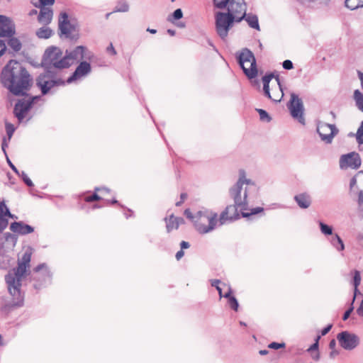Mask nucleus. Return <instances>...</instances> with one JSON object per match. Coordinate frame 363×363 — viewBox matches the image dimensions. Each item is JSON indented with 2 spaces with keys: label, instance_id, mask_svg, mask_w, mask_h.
<instances>
[{
  "label": "nucleus",
  "instance_id": "nucleus-52",
  "mask_svg": "<svg viewBox=\"0 0 363 363\" xmlns=\"http://www.w3.org/2000/svg\"><path fill=\"white\" fill-rule=\"evenodd\" d=\"M263 90H264V95L272 99V101H276V102H279L280 101V99H273L271 96V94H270V91H269V86H267V88L266 87H263Z\"/></svg>",
  "mask_w": 363,
  "mask_h": 363
},
{
  "label": "nucleus",
  "instance_id": "nucleus-58",
  "mask_svg": "<svg viewBox=\"0 0 363 363\" xmlns=\"http://www.w3.org/2000/svg\"><path fill=\"white\" fill-rule=\"evenodd\" d=\"M106 51L107 52L111 53L112 55H116V51L112 43H110L109 46L107 47Z\"/></svg>",
  "mask_w": 363,
  "mask_h": 363
},
{
  "label": "nucleus",
  "instance_id": "nucleus-51",
  "mask_svg": "<svg viewBox=\"0 0 363 363\" xmlns=\"http://www.w3.org/2000/svg\"><path fill=\"white\" fill-rule=\"evenodd\" d=\"M282 66L285 69L290 70L294 68L293 62L289 60H286L283 62Z\"/></svg>",
  "mask_w": 363,
  "mask_h": 363
},
{
  "label": "nucleus",
  "instance_id": "nucleus-34",
  "mask_svg": "<svg viewBox=\"0 0 363 363\" xmlns=\"http://www.w3.org/2000/svg\"><path fill=\"white\" fill-rule=\"evenodd\" d=\"M31 255V251L30 250H26L22 255L21 259L18 261V262L30 267Z\"/></svg>",
  "mask_w": 363,
  "mask_h": 363
},
{
  "label": "nucleus",
  "instance_id": "nucleus-16",
  "mask_svg": "<svg viewBox=\"0 0 363 363\" xmlns=\"http://www.w3.org/2000/svg\"><path fill=\"white\" fill-rule=\"evenodd\" d=\"M361 164V157L356 152L342 155L340 158V168L341 169H347V168L357 169L360 167Z\"/></svg>",
  "mask_w": 363,
  "mask_h": 363
},
{
  "label": "nucleus",
  "instance_id": "nucleus-47",
  "mask_svg": "<svg viewBox=\"0 0 363 363\" xmlns=\"http://www.w3.org/2000/svg\"><path fill=\"white\" fill-rule=\"evenodd\" d=\"M183 17V12L181 9H176L172 13V18L174 20H179Z\"/></svg>",
  "mask_w": 363,
  "mask_h": 363
},
{
  "label": "nucleus",
  "instance_id": "nucleus-63",
  "mask_svg": "<svg viewBox=\"0 0 363 363\" xmlns=\"http://www.w3.org/2000/svg\"><path fill=\"white\" fill-rule=\"evenodd\" d=\"M184 255V252L182 250H179L175 255L177 260H179Z\"/></svg>",
  "mask_w": 363,
  "mask_h": 363
},
{
  "label": "nucleus",
  "instance_id": "nucleus-30",
  "mask_svg": "<svg viewBox=\"0 0 363 363\" xmlns=\"http://www.w3.org/2000/svg\"><path fill=\"white\" fill-rule=\"evenodd\" d=\"M0 206L2 208V215H3V217L4 218H13V219H16L17 217L12 214L11 212H10V210L9 208L7 207V206L6 205L5 203V201H2L0 202Z\"/></svg>",
  "mask_w": 363,
  "mask_h": 363
},
{
  "label": "nucleus",
  "instance_id": "nucleus-28",
  "mask_svg": "<svg viewBox=\"0 0 363 363\" xmlns=\"http://www.w3.org/2000/svg\"><path fill=\"white\" fill-rule=\"evenodd\" d=\"M353 98L357 108L363 112V94L359 89H356L354 91Z\"/></svg>",
  "mask_w": 363,
  "mask_h": 363
},
{
  "label": "nucleus",
  "instance_id": "nucleus-41",
  "mask_svg": "<svg viewBox=\"0 0 363 363\" xmlns=\"http://www.w3.org/2000/svg\"><path fill=\"white\" fill-rule=\"evenodd\" d=\"M228 303L231 309H233L235 311H238L239 308V303L237 298L235 296L230 298V300L228 301Z\"/></svg>",
  "mask_w": 363,
  "mask_h": 363
},
{
  "label": "nucleus",
  "instance_id": "nucleus-29",
  "mask_svg": "<svg viewBox=\"0 0 363 363\" xmlns=\"http://www.w3.org/2000/svg\"><path fill=\"white\" fill-rule=\"evenodd\" d=\"M234 209L232 206H228L224 211L221 213L219 218L220 225H223L226 223L227 220H233V217H228V212L231 210Z\"/></svg>",
  "mask_w": 363,
  "mask_h": 363
},
{
  "label": "nucleus",
  "instance_id": "nucleus-32",
  "mask_svg": "<svg viewBox=\"0 0 363 363\" xmlns=\"http://www.w3.org/2000/svg\"><path fill=\"white\" fill-rule=\"evenodd\" d=\"M359 3L358 0H345V6L350 10H355L358 8H363V4H359Z\"/></svg>",
  "mask_w": 363,
  "mask_h": 363
},
{
  "label": "nucleus",
  "instance_id": "nucleus-42",
  "mask_svg": "<svg viewBox=\"0 0 363 363\" xmlns=\"http://www.w3.org/2000/svg\"><path fill=\"white\" fill-rule=\"evenodd\" d=\"M230 0H213L214 5L216 8L223 9L227 7Z\"/></svg>",
  "mask_w": 363,
  "mask_h": 363
},
{
  "label": "nucleus",
  "instance_id": "nucleus-46",
  "mask_svg": "<svg viewBox=\"0 0 363 363\" xmlns=\"http://www.w3.org/2000/svg\"><path fill=\"white\" fill-rule=\"evenodd\" d=\"M100 199H101V197L96 192H94L91 196H86L84 198V201L86 202H89V203L94 201H98Z\"/></svg>",
  "mask_w": 363,
  "mask_h": 363
},
{
  "label": "nucleus",
  "instance_id": "nucleus-21",
  "mask_svg": "<svg viewBox=\"0 0 363 363\" xmlns=\"http://www.w3.org/2000/svg\"><path fill=\"white\" fill-rule=\"evenodd\" d=\"M40 13L38 16V21L43 25H48L53 16V11L50 7H40Z\"/></svg>",
  "mask_w": 363,
  "mask_h": 363
},
{
  "label": "nucleus",
  "instance_id": "nucleus-15",
  "mask_svg": "<svg viewBox=\"0 0 363 363\" xmlns=\"http://www.w3.org/2000/svg\"><path fill=\"white\" fill-rule=\"evenodd\" d=\"M317 133L323 141L327 144H330L335 135L337 134L338 130L334 124L318 123Z\"/></svg>",
  "mask_w": 363,
  "mask_h": 363
},
{
  "label": "nucleus",
  "instance_id": "nucleus-26",
  "mask_svg": "<svg viewBox=\"0 0 363 363\" xmlns=\"http://www.w3.org/2000/svg\"><path fill=\"white\" fill-rule=\"evenodd\" d=\"M244 19L247 22L250 27L255 28L257 30H260L258 18L256 15L252 13H246Z\"/></svg>",
  "mask_w": 363,
  "mask_h": 363
},
{
  "label": "nucleus",
  "instance_id": "nucleus-38",
  "mask_svg": "<svg viewBox=\"0 0 363 363\" xmlns=\"http://www.w3.org/2000/svg\"><path fill=\"white\" fill-rule=\"evenodd\" d=\"M18 177H20L22 180L23 181V182L28 186H33V182L31 181V179L28 177V175L26 174V173L23 171L22 172H19V174H17Z\"/></svg>",
  "mask_w": 363,
  "mask_h": 363
},
{
  "label": "nucleus",
  "instance_id": "nucleus-24",
  "mask_svg": "<svg viewBox=\"0 0 363 363\" xmlns=\"http://www.w3.org/2000/svg\"><path fill=\"white\" fill-rule=\"evenodd\" d=\"M10 38L6 43V47H9L8 52L9 53L18 52L22 48V44L20 40L13 37H9Z\"/></svg>",
  "mask_w": 363,
  "mask_h": 363
},
{
  "label": "nucleus",
  "instance_id": "nucleus-27",
  "mask_svg": "<svg viewBox=\"0 0 363 363\" xmlns=\"http://www.w3.org/2000/svg\"><path fill=\"white\" fill-rule=\"evenodd\" d=\"M53 31L47 26H43L36 31V35L41 39H48L52 36Z\"/></svg>",
  "mask_w": 363,
  "mask_h": 363
},
{
  "label": "nucleus",
  "instance_id": "nucleus-64",
  "mask_svg": "<svg viewBox=\"0 0 363 363\" xmlns=\"http://www.w3.org/2000/svg\"><path fill=\"white\" fill-rule=\"evenodd\" d=\"M358 203L359 204L363 203V190H361L359 193Z\"/></svg>",
  "mask_w": 363,
  "mask_h": 363
},
{
  "label": "nucleus",
  "instance_id": "nucleus-33",
  "mask_svg": "<svg viewBox=\"0 0 363 363\" xmlns=\"http://www.w3.org/2000/svg\"><path fill=\"white\" fill-rule=\"evenodd\" d=\"M128 4L126 1H119L115 6L113 12H128Z\"/></svg>",
  "mask_w": 363,
  "mask_h": 363
},
{
  "label": "nucleus",
  "instance_id": "nucleus-43",
  "mask_svg": "<svg viewBox=\"0 0 363 363\" xmlns=\"http://www.w3.org/2000/svg\"><path fill=\"white\" fill-rule=\"evenodd\" d=\"M361 282V276L360 272L357 270H355L354 272V277H353V284L355 288H357L358 286L360 284Z\"/></svg>",
  "mask_w": 363,
  "mask_h": 363
},
{
  "label": "nucleus",
  "instance_id": "nucleus-5",
  "mask_svg": "<svg viewBox=\"0 0 363 363\" xmlns=\"http://www.w3.org/2000/svg\"><path fill=\"white\" fill-rule=\"evenodd\" d=\"M66 84V81L56 71L45 70L36 79V85L43 95L48 94L55 87L65 86Z\"/></svg>",
  "mask_w": 363,
  "mask_h": 363
},
{
  "label": "nucleus",
  "instance_id": "nucleus-3",
  "mask_svg": "<svg viewBox=\"0 0 363 363\" xmlns=\"http://www.w3.org/2000/svg\"><path fill=\"white\" fill-rule=\"evenodd\" d=\"M28 267L26 264L18 262L17 267L9 271L5 276L9 292L12 296L13 304L17 306H21L23 303L24 296L21 291V279Z\"/></svg>",
  "mask_w": 363,
  "mask_h": 363
},
{
  "label": "nucleus",
  "instance_id": "nucleus-11",
  "mask_svg": "<svg viewBox=\"0 0 363 363\" xmlns=\"http://www.w3.org/2000/svg\"><path fill=\"white\" fill-rule=\"evenodd\" d=\"M40 96H33L29 99H22L17 101L13 108V113L19 123H22L28 111L31 109L34 101L39 100Z\"/></svg>",
  "mask_w": 363,
  "mask_h": 363
},
{
  "label": "nucleus",
  "instance_id": "nucleus-31",
  "mask_svg": "<svg viewBox=\"0 0 363 363\" xmlns=\"http://www.w3.org/2000/svg\"><path fill=\"white\" fill-rule=\"evenodd\" d=\"M320 232L325 235H333V227L322 221H318Z\"/></svg>",
  "mask_w": 363,
  "mask_h": 363
},
{
  "label": "nucleus",
  "instance_id": "nucleus-13",
  "mask_svg": "<svg viewBox=\"0 0 363 363\" xmlns=\"http://www.w3.org/2000/svg\"><path fill=\"white\" fill-rule=\"evenodd\" d=\"M337 339L340 345L346 350H352L359 344V337L348 331H342L337 334Z\"/></svg>",
  "mask_w": 363,
  "mask_h": 363
},
{
  "label": "nucleus",
  "instance_id": "nucleus-4",
  "mask_svg": "<svg viewBox=\"0 0 363 363\" xmlns=\"http://www.w3.org/2000/svg\"><path fill=\"white\" fill-rule=\"evenodd\" d=\"M41 65L45 70L56 71L69 67V63L62 50L57 47H50L46 49Z\"/></svg>",
  "mask_w": 363,
  "mask_h": 363
},
{
  "label": "nucleus",
  "instance_id": "nucleus-1",
  "mask_svg": "<svg viewBox=\"0 0 363 363\" xmlns=\"http://www.w3.org/2000/svg\"><path fill=\"white\" fill-rule=\"evenodd\" d=\"M1 82L15 96H23L29 90L32 79L25 67L16 60H10L1 72Z\"/></svg>",
  "mask_w": 363,
  "mask_h": 363
},
{
  "label": "nucleus",
  "instance_id": "nucleus-14",
  "mask_svg": "<svg viewBox=\"0 0 363 363\" xmlns=\"http://www.w3.org/2000/svg\"><path fill=\"white\" fill-rule=\"evenodd\" d=\"M227 6L228 13L235 16L236 22L239 23L244 19L247 10L244 0H230Z\"/></svg>",
  "mask_w": 363,
  "mask_h": 363
},
{
  "label": "nucleus",
  "instance_id": "nucleus-48",
  "mask_svg": "<svg viewBox=\"0 0 363 363\" xmlns=\"http://www.w3.org/2000/svg\"><path fill=\"white\" fill-rule=\"evenodd\" d=\"M268 347H269V348H271V349L278 350V349L284 347L285 344L284 342L279 343V342H271Z\"/></svg>",
  "mask_w": 363,
  "mask_h": 363
},
{
  "label": "nucleus",
  "instance_id": "nucleus-8",
  "mask_svg": "<svg viewBox=\"0 0 363 363\" xmlns=\"http://www.w3.org/2000/svg\"><path fill=\"white\" fill-rule=\"evenodd\" d=\"M234 22H236V19L230 13L218 12L216 14V29L222 40L227 38L229 30Z\"/></svg>",
  "mask_w": 363,
  "mask_h": 363
},
{
  "label": "nucleus",
  "instance_id": "nucleus-40",
  "mask_svg": "<svg viewBox=\"0 0 363 363\" xmlns=\"http://www.w3.org/2000/svg\"><path fill=\"white\" fill-rule=\"evenodd\" d=\"M263 210L264 209L262 207H256V208H253L250 209V213L245 212V211H241V213H242V215L243 217H248L251 215L257 214V213L263 211Z\"/></svg>",
  "mask_w": 363,
  "mask_h": 363
},
{
  "label": "nucleus",
  "instance_id": "nucleus-6",
  "mask_svg": "<svg viewBox=\"0 0 363 363\" xmlns=\"http://www.w3.org/2000/svg\"><path fill=\"white\" fill-rule=\"evenodd\" d=\"M195 218L194 226L202 234L214 230L218 223V214L206 209L197 211Z\"/></svg>",
  "mask_w": 363,
  "mask_h": 363
},
{
  "label": "nucleus",
  "instance_id": "nucleus-56",
  "mask_svg": "<svg viewBox=\"0 0 363 363\" xmlns=\"http://www.w3.org/2000/svg\"><path fill=\"white\" fill-rule=\"evenodd\" d=\"M320 339V336L317 337L316 341L315 343H313L308 349V351H312V350H318V340Z\"/></svg>",
  "mask_w": 363,
  "mask_h": 363
},
{
  "label": "nucleus",
  "instance_id": "nucleus-44",
  "mask_svg": "<svg viewBox=\"0 0 363 363\" xmlns=\"http://www.w3.org/2000/svg\"><path fill=\"white\" fill-rule=\"evenodd\" d=\"M274 77V74L272 73L267 74L262 77L263 87L269 86V82Z\"/></svg>",
  "mask_w": 363,
  "mask_h": 363
},
{
  "label": "nucleus",
  "instance_id": "nucleus-50",
  "mask_svg": "<svg viewBox=\"0 0 363 363\" xmlns=\"http://www.w3.org/2000/svg\"><path fill=\"white\" fill-rule=\"evenodd\" d=\"M184 215L185 216L189 218V220H191L194 223H195V220H196V213L195 214H193L191 213V211L189 210V209H186L184 211Z\"/></svg>",
  "mask_w": 363,
  "mask_h": 363
},
{
  "label": "nucleus",
  "instance_id": "nucleus-10",
  "mask_svg": "<svg viewBox=\"0 0 363 363\" xmlns=\"http://www.w3.org/2000/svg\"><path fill=\"white\" fill-rule=\"evenodd\" d=\"M291 116L297 120L301 124L305 125V118L303 116L304 107L303 104L295 93L291 94V99L287 105Z\"/></svg>",
  "mask_w": 363,
  "mask_h": 363
},
{
  "label": "nucleus",
  "instance_id": "nucleus-36",
  "mask_svg": "<svg viewBox=\"0 0 363 363\" xmlns=\"http://www.w3.org/2000/svg\"><path fill=\"white\" fill-rule=\"evenodd\" d=\"M257 111L259 113V118L262 121L264 122H270L272 118L269 115V113L264 109L257 108Z\"/></svg>",
  "mask_w": 363,
  "mask_h": 363
},
{
  "label": "nucleus",
  "instance_id": "nucleus-20",
  "mask_svg": "<svg viewBox=\"0 0 363 363\" xmlns=\"http://www.w3.org/2000/svg\"><path fill=\"white\" fill-rule=\"evenodd\" d=\"M10 230L18 235H25L32 233L34 231V228L30 225L26 224L22 221H15L11 223Z\"/></svg>",
  "mask_w": 363,
  "mask_h": 363
},
{
  "label": "nucleus",
  "instance_id": "nucleus-60",
  "mask_svg": "<svg viewBox=\"0 0 363 363\" xmlns=\"http://www.w3.org/2000/svg\"><path fill=\"white\" fill-rule=\"evenodd\" d=\"M231 294H232V290H231L230 287H229L228 291L225 294H222V297L228 298V300H230V298L234 296H232Z\"/></svg>",
  "mask_w": 363,
  "mask_h": 363
},
{
  "label": "nucleus",
  "instance_id": "nucleus-12",
  "mask_svg": "<svg viewBox=\"0 0 363 363\" xmlns=\"http://www.w3.org/2000/svg\"><path fill=\"white\" fill-rule=\"evenodd\" d=\"M65 56L67 58V61L69 63L70 67L75 62L83 60H91L94 57V54L89 51L86 47L79 45L69 52L67 50Z\"/></svg>",
  "mask_w": 363,
  "mask_h": 363
},
{
  "label": "nucleus",
  "instance_id": "nucleus-22",
  "mask_svg": "<svg viewBox=\"0 0 363 363\" xmlns=\"http://www.w3.org/2000/svg\"><path fill=\"white\" fill-rule=\"evenodd\" d=\"M294 199L298 207L303 209L309 208L312 203L311 196L307 193L298 194Z\"/></svg>",
  "mask_w": 363,
  "mask_h": 363
},
{
  "label": "nucleus",
  "instance_id": "nucleus-18",
  "mask_svg": "<svg viewBox=\"0 0 363 363\" xmlns=\"http://www.w3.org/2000/svg\"><path fill=\"white\" fill-rule=\"evenodd\" d=\"M91 72V67L89 62L86 61H82L76 67L74 72L66 80L67 84H71L77 79L87 76Z\"/></svg>",
  "mask_w": 363,
  "mask_h": 363
},
{
  "label": "nucleus",
  "instance_id": "nucleus-61",
  "mask_svg": "<svg viewBox=\"0 0 363 363\" xmlns=\"http://www.w3.org/2000/svg\"><path fill=\"white\" fill-rule=\"evenodd\" d=\"M356 313L358 315L363 317V300L362 301L359 307L357 309Z\"/></svg>",
  "mask_w": 363,
  "mask_h": 363
},
{
  "label": "nucleus",
  "instance_id": "nucleus-49",
  "mask_svg": "<svg viewBox=\"0 0 363 363\" xmlns=\"http://www.w3.org/2000/svg\"><path fill=\"white\" fill-rule=\"evenodd\" d=\"M40 4V7H48L55 4V0H38Z\"/></svg>",
  "mask_w": 363,
  "mask_h": 363
},
{
  "label": "nucleus",
  "instance_id": "nucleus-45",
  "mask_svg": "<svg viewBox=\"0 0 363 363\" xmlns=\"http://www.w3.org/2000/svg\"><path fill=\"white\" fill-rule=\"evenodd\" d=\"M220 283V281L219 279H213L211 280V286L213 287H216V290L218 291L220 297H222V289L220 287L219 284Z\"/></svg>",
  "mask_w": 363,
  "mask_h": 363
},
{
  "label": "nucleus",
  "instance_id": "nucleus-54",
  "mask_svg": "<svg viewBox=\"0 0 363 363\" xmlns=\"http://www.w3.org/2000/svg\"><path fill=\"white\" fill-rule=\"evenodd\" d=\"M9 141L10 140H8L7 138H4L3 140H2V143H1V149H2V151L4 152V155H6V157L7 156L6 149L8 147Z\"/></svg>",
  "mask_w": 363,
  "mask_h": 363
},
{
  "label": "nucleus",
  "instance_id": "nucleus-62",
  "mask_svg": "<svg viewBox=\"0 0 363 363\" xmlns=\"http://www.w3.org/2000/svg\"><path fill=\"white\" fill-rule=\"evenodd\" d=\"M357 184V179L356 177H353L350 182V189L352 190L355 185Z\"/></svg>",
  "mask_w": 363,
  "mask_h": 363
},
{
  "label": "nucleus",
  "instance_id": "nucleus-9",
  "mask_svg": "<svg viewBox=\"0 0 363 363\" xmlns=\"http://www.w3.org/2000/svg\"><path fill=\"white\" fill-rule=\"evenodd\" d=\"M52 274L45 263H42L33 269L34 288L40 289L50 283Z\"/></svg>",
  "mask_w": 363,
  "mask_h": 363
},
{
  "label": "nucleus",
  "instance_id": "nucleus-37",
  "mask_svg": "<svg viewBox=\"0 0 363 363\" xmlns=\"http://www.w3.org/2000/svg\"><path fill=\"white\" fill-rule=\"evenodd\" d=\"M2 208L0 206V233H1L9 225V219L4 218Z\"/></svg>",
  "mask_w": 363,
  "mask_h": 363
},
{
  "label": "nucleus",
  "instance_id": "nucleus-7",
  "mask_svg": "<svg viewBox=\"0 0 363 363\" xmlns=\"http://www.w3.org/2000/svg\"><path fill=\"white\" fill-rule=\"evenodd\" d=\"M238 62L245 74L249 79H254L257 75L256 59L252 52L248 48H243L239 56Z\"/></svg>",
  "mask_w": 363,
  "mask_h": 363
},
{
  "label": "nucleus",
  "instance_id": "nucleus-23",
  "mask_svg": "<svg viewBox=\"0 0 363 363\" xmlns=\"http://www.w3.org/2000/svg\"><path fill=\"white\" fill-rule=\"evenodd\" d=\"M166 228L167 233L173 230H177L181 223H184V219L179 217H174V215L169 216V218H165Z\"/></svg>",
  "mask_w": 363,
  "mask_h": 363
},
{
  "label": "nucleus",
  "instance_id": "nucleus-53",
  "mask_svg": "<svg viewBox=\"0 0 363 363\" xmlns=\"http://www.w3.org/2000/svg\"><path fill=\"white\" fill-rule=\"evenodd\" d=\"M7 50L6 41L0 40V57Z\"/></svg>",
  "mask_w": 363,
  "mask_h": 363
},
{
  "label": "nucleus",
  "instance_id": "nucleus-19",
  "mask_svg": "<svg viewBox=\"0 0 363 363\" xmlns=\"http://www.w3.org/2000/svg\"><path fill=\"white\" fill-rule=\"evenodd\" d=\"M14 33L12 21L6 16L0 15V37H11Z\"/></svg>",
  "mask_w": 363,
  "mask_h": 363
},
{
  "label": "nucleus",
  "instance_id": "nucleus-55",
  "mask_svg": "<svg viewBox=\"0 0 363 363\" xmlns=\"http://www.w3.org/2000/svg\"><path fill=\"white\" fill-rule=\"evenodd\" d=\"M6 161H7V163L9 165V167H11V169L16 174H19V171L18 170V169L16 167V166L11 162V160H9V157L6 156Z\"/></svg>",
  "mask_w": 363,
  "mask_h": 363
},
{
  "label": "nucleus",
  "instance_id": "nucleus-17",
  "mask_svg": "<svg viewBox=\"0 0 363 363\" xmlns=\"http://www.w3.org/2000/svg\"><path fill=\"white\" fill-rule=\"evenodd\" d=\"M58 27L60 37L64 35L66 38H69L71 33L75 29V26L70 22L68 14L66 12H61L60 13Z\"/></svg>",
  "mask_w": 363,
  "mask_h": 363
},
{
  "label": "nucleus",
  "instance_id": "nucleus-57",
  "mask_svg": "<svg viewBox=\"0 0 363 363\" xmlns=\"http://www.w3.org/2000/svg\"><path fill=\"white\" fill-rule=\"evenodd\" d=\"M353 311V306H351L350 308H348L344 313L343 315V317H342V320H347V318L350 317L351 313Z\"/></svg>",
  "mask_w": 363,
  "mask_h": 363
},
{
  "label": "nucleus",
  "instance_id": "nucleus-2",
  "mask_svg": "<svg viewBox=\"0 0 363 363\" xmlns=\"http://www.w3.org/2000/svg\"><path fill=\"white\" fill-rule=\"evenodd\" d=\"M252 189H256L255 183L246 178L245 170L240 169L238 182L229 189L230 196L234 201L232 206L236 211L248 210L247 197Z\"/></svg>",
  "mask_w": 363,
  "mask_h": 363
},
{
  "label": "nucleus",
  "instance_id": "nucleus-59",
  "mask_svg": "<svg viewBox=\"0 0 363 363\" xmlns=\"http://www.w3.org/2000/svg\"><path fill=\"white\" fill-rule=\"evenodd\" d=\"M333 327V325L330 324L328 325H327L326 327H325L322 330H321V335H325L326 334H328L329 333V331L331 330Z\"/></svg>",
  "mask_w": 363,
  "mask_h": 363
},
{
  "label": "nucleus",
  "instance_id": "nucleus-39",
  "mask_svg": "<svg viewBox=\"0 0 363 363\" xmlns=\"http://www.w3.org/2000/svg\"><path fill=\"white\" fill-rule=\"evenodd\" d=\"M6 131L8 136V140H10L13 136V134L16 130L14 125L10 123H6L5 124Z\"/></svg>",
  "mask_w": 363,
  "mask_h": 363
},
{
  "label": "nucleus",
  "instance_id": "nucleus-25",
  "mask_svg": "<svg viewBox=\"0 0 363 363\" xmlns=\"http://www.w3.org/2000/svg\"><path fill=\"white\" fill-rule=\"evenodd\" d=\"M330 242L338 252H342L345 250L344 242L337 234L333 235Z\"/></svg>",
  "mask_w": 363,
  "mask_h": 363
},
{
  "label": "nucleus",
  "instance_id": "nucleus-35",
  "mask_svg": "<svg viewBox=\"0 0 363 363\" xmlns=\"http://www.w3.org/2000/svg\"><path fill=\"white\" fill-rule=\"evenodd\" d=\"M357 143L359 145L363 144V121L361 122L359 127L355 134Z\"/></svg>",
  "mask_w": 363,
  "mask_h": 363
}]
</instances>
